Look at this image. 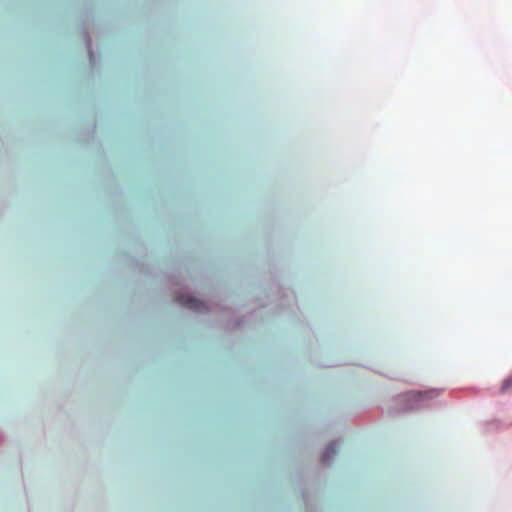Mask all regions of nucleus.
I'll use <instances>...</instances> for the list:
<instances>
[{
    "label": "nucleus",
    "instance_id": "f257e3e1",
    "mask_svg": "<svg viewBox=\"0 0 512 512\" xmlns=\"http://www.w3.org/2000/svg\"><path fill=\"white\" fill-rule=\"evenodd\" d=\"M177 301L184 307L195 312H202L205 309V305L201 301L188 295L179 296Z\"/></svg>",
    "mask_w": 512,
    "mask_h": 512
},
{
    "label": "nucleus",
    "instance_id": "f03ea898",
    "mask_svg": "<svg viewBox=\"0 0 512 512\" xmlns=\"http://www.w3.org/2000/svg\"><path fill=\"white\" fill-rule=\"evenodd\" d=\"M438 395V392L435 391V390H431V391H424V392H421V391H413V392H410L408 394V396L413 399L414 401L416 402H422L426 399H431L435 396Z\"/></svg>",
    "mask_w": 512,
    "mask_h": 512
},
{
    "label": "nucleus",
    "instance_id": "7ed1b4c3",
    "mask_svg": "<svg viewBox=\"0 0 512 512\" xmlns=\"http://www.w3.org/2000/svg\"><path fill=\"white\" fill-rule=\"evenodd\" d=\"M337 453V445L335 442L330 443L322 454V462L329 463V461Z\"/></svg>",
    "mask_w": 512,
    "mask_h": 512
},
{
    "label": "nucleus",
    "instance_id": "20e7f679",
    "mask_svg": "<svg viewBox=\"0 0 512 512\" xmlns=\"http://www.w3.org/2000/svg\"><path fill=\"white\" fill-rule=\"evenodd\" d=\"M512 387V376L503 381L501 392L504 393Z\"/></svg>",
    "mask_w": 512,
    "mask_h": 512
}]
</instances>
